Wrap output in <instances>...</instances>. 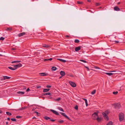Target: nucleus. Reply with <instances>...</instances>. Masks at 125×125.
Listing matches in <instances>:
<instances>
[{"mask_svg": "<svg viewBox=\"0 0 125 125\" xmlns=\"http://www.w3.org/2000/svg\"><path fill=\"white\" fill-rule=\"evenodd\" d=\"M22 66V65L21 63H19L18 64L13 65L14 67H8V68L12 70H14L18 68L21 67Z\"/></svg>", "mask_w": 125, "mask_h": 125, "instance_id": "1", "label": "nucleus"}, {"mask_svg": "<svg viewBox=\"0 0 125 125\" xmlns=\"http://www.w3.org/2000/svg\"><path fill=\"white\" fill-rule=\"evenodd\" d=\"M98 116V113L95 112L92 114V118L93 119L96 120Z\"/></svg>", "mask_w": 125, "mask_h": 125, "instance_id": "2", "label": "nucleus"}, {"mask_svg": "<svg viewBox=\"0 0 125 125\" xmlns=\"http://www.w3.org/2000/svg\"><path fill=\"white\" fill-rule=\"evenodd\" d=\"M124 115L123 113H121L119 115V118L120 121H121L124 119Z\"/></svg>", "mask_w": 125, "mask_h": 125, "instance_id": "3", "label": "nucleus"}, {"mask_svg": "<svg viewBox=\"0 0 125 125\" xmlns=\"http://www.w3.org/2000/svg\"><path fill=\"white\" fill-rule=\"evenodd\" d=\"M113 105L115 109H119L121 106L120 105L119 103L114 104H113Z\"/></svg>", "mask_w": 125, "mask_h": 125, "instance_id": "4", "label": "nucleus"}, {"mask_svg": "<svg viewBox=\"0 0 125 125\" xmlns=\"http://www.w3.org/2000/svg\"><path fill=\"white\" fill-rule=\"evenodd\" d=\"M69 83L71 86L73 87H75L76 86V84L74 82L70 81Z\"/></svg>", "mask_w": 125, "mask_h": 125, "instance_id": "5", "label": "nucleus"}, {"mask_svg": "<svg viewBox=\"0 0 125 125\" xmlns=\"http://www.w3.org/2000/svg\"><path fill=\"white\" fill-rule=\"evenodd\" d=\"M50 111H51L52 112L53 114H54L57 115H59V113L57 112V111H55L54 110H53V109H50Z\"/></svg>", "mask_w": 125, "mask_h": 125, "instance_id": "6", "label": "nucleus"}, {"mask_svg": "<svg viewBox=\"0 0 125 125\" xmlns=\"http://www.w3.org/2000/svg\"><path fill=\"white\" fill-rule=\"evenodd\" d=\"M61 114L63 115V116H64L65 117L67 118V119H70L68 117V116H67V115H66V114L64 113H60Z\"/></svg>", "mask_w": 125, "mask_h": 125, "instance_id": "7", "label": "nucleus"}, {"mask_svg": "<svg viewBox=\"0 0 125 125\" xmlns=\"http://www.w3.org/2000/svg\"><path fill=\"white\" fill-rule=\"evenodd\" d=\"M114 10L117 11H119L120 10L119 8L117 6H115L114 7Z\"/></svg>", "mask_w": 125, "mask_h": 125, "instance_id": "8", "label": "nucleus"}, {"mask_svg": "<svg viewBox=\"0 0 125 125\" xmlns=\"http://www.w3.org/2000/svg\"><path fill=\"white\" fill-rule=\"evenodd\" d=\"M26 33L25 32H22V33H19L18 34V36L19 37H21V36H23Z\"/></svg>", "mask_w": 125, "mask_h": 125, "instance_id": "9", "label": "nucleus"}, {"mask_svg": "<svg viewBox=\"0 0 125 125\" xmlns=\"http://www.w3.org/2000/svg\"><path fill=\"white\" fill-rule=\"evenodd\" d=\"M81 46H80L76 47L75 49V51L77 52L80 50L81 49Z\"/></svg>", "mask_w": 125, "mask_h": 125, "instance_id": "10", "label": "nucleus"}, {"mask_svg": "<svg viewBox=\"0 0 125 125\" xmlns=\"http://www.w3.org/2000/svg\"><path fill=\"white\" fill-rule=\"evenodd\" d=\"M28 108V107H22L21 108L19 109L18 110H21L24 109H26L27 108Z\"/></svg>", "mask_w": 125, "mask_h": 125, "instance_id": "11", "label": "nucleus"}, {"mask_svg": "<svg viewBox=\"0 0 125 125\" xmlns=\"http://www.w3.org/2000/svg\"><path fill=\"white\" fill-rule=\"evenodd\" d=\"M60 74L62 76H64L65 75V73L63 71H61L60 72Z\"/></svg>", "mask_w": 125, "mask_h": 125, "instance_id": "12", "label": "nucleus"}, {"mask_svg": "<svg viewBox=\"0 0 125 125\" xmlns=\"http://www.w3.org/2000/svg\"><path fill=\"white\" fill-rule=\"evenodd\" d=\"M57 60H59L60 61L62 62H66V60L61 59L58 58L57 59Z\"/></svg>", "mask_w": 125, "mask_h": 125, "instance_id": "13", "label": "nucleus"}, {"mask_svg": "<svg viewBox=\"0 0 125 125\" xmlns=\"http://www.w3.org/2000/svg\"><path fill=\"white\" fill-rule=\"evenodd\" d=\"M5 30L6 31H11L12 30V29L11 28L7 27L5 29Z\"/></svg>", "mask_w": 125, "mask_h": 125, "instance_id": "14", "label": "nucleus"}, {"mask_svg": "<svg viewBox=\"0 0 125 125\" xmlns=\"http://www.w3.org/2000/svg\"><path fill=\"white\" fill-rule=\"evenodd\" d=\"M102 119L101 118L98 117V116L96 120L98 122H100L101 120Z\"/></svg>", "mask_w": 125, "mask_h": 125, "instance_id": "15", "label": "nucleus"}, {"mask_svg": "<svg viewBox=\"0 0 125 125\" xmlns=\"http://www.w3.org/2000/svg\"><path fill=\"white\" fill-rule=\"evenodd\" d=\"M3 77H4V79L5 80L10 79L11 78L10 77L6 76H3Z\"/></svg>", "mask_w": 125, "mask_h": 125, "instance_id": "16", "label": "nucleus"}, {"mask_svg": "<svg viewBox=\"0 0 125 125\" xmlns=\"http://www.w3.org/2000/svg\"><path fill=\"white\" fill-rule=\"evenodd\" d=\"M39 74L41 76H45L47 75V74L44 73H40Z\"/></svg>", "mask_w": 125, "mask_h": 125, "instance_id": "17", "label": "nucleus"}, {"mask_svg": "<svg viewBox=\"0 0 125 125\" xmlns=\"http://www.w3.org/2000/svg\"><path fill=\"white\" fill-rule=\"evenodd\" d=\"M17 93L19 94H24V92H23L19 91L17 92Z\"/></svg>", "mask_w": 125, "mask_h": 125, "instance_id": "18", "label": "nucleus"}, {"mask_svg": "<svg viewBox=\"0 0 125 125\" xmlns=\"http://www.w3.org/2000/svg\"><path fill=\"white\" fill-rule=\"evenodd\" d=\"M105 73V74H107L109 76L112 75L113 74V73Z\"/></svg>", "mask_w": 125, "mask_h": 125, "instance_id": "19", "label": "nucleus"}, {"mask_svg": "<svg viewBox=\"0 0 125 125\" xmlns=\"http://www.w3.org/2000/svg\"><path fill=\"white\" fill-rule=\"evenodd\" d=\"M57 69V68L54 66H53L52 68V69L53 71H55Z\"/></svg>", "mask_w": 125, "mask_h": 125, "instance_id": "20", "label": "nucleus"}, {"mask_svg": "<svg viewBox=\"0 0 125 125\" xmlns=\"http://www.w3.org/2000/svg\"><path fill=\"white\" fill-rule=\"evenodd\" d=\"M44 118L46 120H48V119H50V118L49 117H48L47 116H45L44 117Z\"/></svg>", "mask_w": 125, "mask_h": 125, "instance_id": "21", "label": "nucleus"}, {"mask_svg": "<svg viewBox=\"0 0 125 125\" xmlns=\"http://www.w3.org/2000/svg\"><path fill=\"white\" fill-rule=\"evenodd\" d=\"M96 92V90H94L91 92V94H94Z\"/></svg>", "mask_w": 125, "mask_h": 125, "instance_id": "22", "label": "nucleus"}, {"mask_svg": "<svg viewBox=\"0 0 125 125\" xmlns=\"http://www.w3.org/2000/svg\"><path fill=\"white\" fill-rule=\"evenodd\" d=\"M58 109L60 111H61L62 112H64V111L63 109L61 107H58Z\"/></svg>", "mask_w": 125, "mask_h": 125, "instance_id": "23", "label": "nucleus"}, {"mask_svg": "<svg viewBox=\"0 0 125 125\" xmlns=\"http://www.w3.org/2000/svg\"><path fill=\"white\" fill-rule=\"evenodd\" d=\"M74 42L76 43H78L80 42V41L78 39H75V40Z\"/></svg>", "mask_w": 125, "mask_h": 125, "instance_id": "24", "label": "nucleus"}, {"mask_svg": "<svg viewBox=\"0 0 125 125\" xmlns=\"http://www.w3.org/2000/svg\"><path fill=\"white\" fill-rule=\"evenodd\" d=\"M44 95H51V94L50 93H46L44 94Z\"/></svg>", "mask_w": 125, "mask_h": 125, "instance_id": "25", "label": "nucleus"}, {"mask_svg": "<svg viewBox=\"0 0 125 125\" xmlns=\"http://www.w3.org/2000/svg\"><path fill=\"white\" fill-rule=\"evenodd\" d=\"M52 60V58H50L49 59H45L44 60L45 61H51Z\"/></svg>", "mask_w": 125, "mask_h": 125, "instance_id": "26", "label": "nucleus"}, {"mask_svg": "<svg viewBox=\"0 0 125 125\" xmlns=\"http://www.w3.org/2000/svg\"><path fill=\"white\" fill-rule=\"evenodd\" d=\"M112 125V121H110L109 123H108L106 125Z\"/></svg>", "mask_w": 125, "mask_h": 125, "instance_id": "27", "label": "nucleus"}, {"mask_svg": "<svg viewBox=\"0 0 125 125\" xmlns=\"http://www.w3.org/2000/svg\"><path fill=\"white\" fill-rule=\"evenodd\" d=\"M6 113L7 115H12L10 113L8 112H6Z\"/></svg>", "mask_w": 125, "mask_h": 125, "instance_id": "28", "label": "nucleus"}, {"mask_svg": "<svg viewBox=\"0 0 125 125\" xmlns=\"http://www.w3.org/2000/svg\"><path fill=\"white\" fill-rule=\"evenodd\" d=\"M60 100H61V98H57L55 99V101H58Z\"/></svg>", "mask_w": 125, "mask_h": 125, "instance_id": "29", "label": "nucleus"}, {"mask_svg": "<svg viewBox=\"0 0 125 125\" xmlns=\"http://www.w3.org/2000/svg\"><path fill=\"white\" fill-rule=\"evenodd\" d=\"M11 120L15 122L16 121V120L15 118H12L11 119Z\"/></svg>", "mask_w": 125, "mask_h": 125, "instance_id": "30", "label": "nucleus"}, {"mask_svg": "<svg viewBox=\"0 0 125 125\" xmlns=\"http://www.w3.org/2000/svg\"><path fill=\"white\" fill-rule=\"evenodd\" d=\"M104 118L105 119L107 120H108V117L107 115V116H105Z\"/></svg>", "mask_w": 125, "mask_h": 125, "instance_id": "31", "label": "nucleus"}, {"mask_svg": "<svg viewBox=\"0 0 125 125\" xmlns=\"http://www.w3.org/2000/svg\"><path fill=\"white\" fill-rule=\"evenodd\" d=\"M113 93L114 94H116L118 93V92L117 91H114L113 92Z\"/></svg>", "mask_w": 125, "mask_h": 125, "instance_id": "32", "label": "nucleus"}, {"mask_svg": "<svg viewBox=\"0 0 125 125\" xmlns=\"http://www.w3.org/2000/svg\"><path fill=\"white\" fill-rule=\"evenodd\" d=\"M80 61H81V62H84V63H86V61H85V60H82V59H81V60H80Z\"/></svg>", "mask_w": 125, "mask_h": 125, "instance_id": "33", "label": "nucleus"}, {"mask_svg": "<svg viewBox=\"0 0 125 125\" xmlns=\"http://www.w3.org/2000/svg\"><path fill=\"white\" fill-rule=\"evenodd\" d=\"M48 92L47 91V89H45L43 90V92Z\"/></svg>", "mask_w": 125, "mask_h": 125, "instance_id": "34", "label": "nucleus"}, {"mask_svg": "<svg viewBox=\"0 0 125 125\" xmlns=\"http://www.w3.org/2000/svg\"><path fill=\"white\" fill-rule=\"evenodd\" d=\"M5 38L3 37H1L0 38V40L3 41L4 39Z\"/></svg>", "mask_w": 125, "mask_h": 125, "instance_id": "35", "label": "nucleus"}, {"mask_svg": "<svg viewBox=\"0 0 125 125\" xmlns=\"http://www.w3.org/2000/svg\"><path fill=\"white\" fill-rule=\"evenodd\" d=\"M103 116L104 117H105V116H107V115L106 113H104L103 114H102Z\"/></svg>", "mask_w": 125, "mask_h": 125, "instance_id": "36", "label": "nucleus"}, {"mask_svg": "<svg viewBox=\"0 0 125 125\" xmlns=\"http://www.w3.org/2000/svg\"><path fill=\"white\" fill-rule=\"evenodd\" d=\"M77 3L78 4H83V2L81 1H78L77 2Z\"/></svg>", "mask_w": 125, "mask_h": 125, "instance_id": "37", "label": "nucleus"}, {"mask_svg": "<svg viewBox=\"0 0 125 125\" xmlns=\"http://www.w3.org/2000/svg\"><path fill=\"white\" fill-rule=\"evenodd\" d=\"M35 113H36L38 116H39L40 115V114L37 111H35Z\"/></svg>", "mask_w": 125, "mask_h": 125, "instance_id": "38", "label": "nucleus"}, {"mask_svg": "<svg viewBox=\"0 0 125 125\" xmlns=\"http://www.w3.org/2000/svg\"><path fill=\"white\" fill-rule=\"evenodd\" d=\"M78 107L77 105H76L74 107V108L76 110H77L78 109Z\"/></svg>", "mask_w": 125, "mask_h": 125, "instance_id": "39", "label": "nucleus"}, {"mask_svg": "<svg viewBox=\"0 0 125 125\" xmlns=\"http://www.w3.org/2000/svg\"><path fill=\"white\" fill-rule=\"evenodd\" d=\"M64 121H63V120H61V121H58V122L60 123H62Z\"/></svg>", "mask_w": 125, "mask_h": 125, "instance_id": "40", "label": "nucleus"}, {"mask_svg": "<svg viewBox=\"0 0 125 125\" xmlns=\"http://www.w3.org/2000/svg\"><path fill=\"white\" fill-rule=\"evenodd\" d=\"M22 117L21 116H16V117L18 118H20Z\"/></svg>", "mask_w": 125, "mask_h": 125, "instance_id": "41", "label": "nucleus"}, {"mask_svg": "<svg viewBox=\"0 0 125 125\" xmlns=\"http://www.w3.org/2000/svg\"><path fill=\"white\" fill-rule=\"evenodd\" d=\"M94 68L96 69H100V68L99 67L97 66H95Z\"/></svg>", "mask_w": 125, "mask_h": 125, "instance_id": "42", "label": "nucleus"}, {"mask_svg": "<svg viewBox=\"0 0 125 125\" xmlns=\"http://www.w3.org/2000/svg\"><path fill=\"white\" fill-rule=\"evenodd\" d=\"M50 121H52V122H54L55 121V120H54V119H51L50 118Z\"/></svg>", "mask_w": 125, "mask_h": 125, "instance_id": "43", "label": "nucleus"}, {"mask_svg": "<svg viewBox=\"0 0 125 125\" xmlns=\"http://www.w3.org/2000/svg\"><path fill=\"white\" fill-rule=\"evenodd\" d=\"M46 87L47 88H50L51 87V86L50 85H47Z\"/></svg>", "mask_w": 125, "mask_h": 125, "instance_id": "44", "label": "nucleus"}, {"mask_svg": "<svg viewBox=\"0 0 125 125\" xmlns=\"http://www.w3.org/2000/svg\"><path fill=\"white\" fill-rule=\"evenodd\" d=\"M11 63H17L16 61H12L11 62Z\"/></svg>", "mask_w": 125, "mask_h": 125, "instance_id": "45", "label": "nucleus"}, {"mask_svg": "<svg viewBox=\"0 0 125 125\" xmlns=\"http://www.w3.org/2000/svg\"><path fill=\"white\" fill-rule=\"evenodd\" d=\"M30 90V89H29V88H28L26 90V91L27 92H28Z\"/></svg>", "mask_w": 125, "mask_h": 125, "instance_id": "46", "label": "nucleus"}, {"mask_svg": "<svg viewBox=\"0 0 125 125\" xmlns=\"http://www.w3.org/2000/svg\"><path fill=\"white\" fill-rule=\"evenodd\" d=\"M37 88L38 89L40 88L41 87V86H38L37 87Z\"/></svg>", "mask_w": 125, "mask_h": 125, "instance_id": "47", "label": "nucleus"}, {"mask_svg": "<svg viewBox=\"0 0 125 125\" xmlns=\"http://www.w3.org/2000/svg\"><path fill=\"white\" fill-rule=\"evenodd\" d=\"M100 4L99 3H96V6H99Z\"/></svg>", "mask_w": 125, "mask_h": 125, "instance_id": "48", "label": "nucleus"}, {"mask_svg": "<svg viewBox=\"0 0 125 125\" xmlns=\"http://www.w3.org/2000/svg\"><path fill=\"white\" fill-rule=\"evenodd\" d=\"M0 80L1 81H3L4 80H5L4 79V77L3 76V78H1Z\"/></svg>", "mask_w": 125, "mask_h": 125, "instance_id": "49", "label": "nucleus"}, {"mask_svg": "<svg viewBox=\"0 0 125 125\" xmlns=\"http://www.w3.org/2000/svg\"><path fill=\"white\" fill-rule=\"evenodd\" d=\"M26 88H25V87H23V89H22V90H26Z\"/></svg>", "mask_w": 125, "mask_h": 125, "instance_id": "50", "label": "nucleus"}, {"mask_svg": "<svg viewBox=\"0 0 125 125\" xmlns=\"http://www.w3.org/2000/svg\"><path fill=\"white\" fill-rule=\"evenodd\" d=\"M70 37V36H69V35H66L65 36V37Z\"/></svg>", "mask_w": 125, "mask_h": 125, "instance_id": "51", "label": "nucleus"}, {"mask_svg": "<svg viewBox=\"0 0 125 125\" xmlns=\"http://www.w3.org/2000/svg\"><path fill=\"white\" fill-rule=\"evenodd\" d=\"M16 62H17V63H18V62H21L20 61H16Z\"/></svg>", "mask_w": 125, "mask_h": 125, "instance_id": "52", "label": "nucleus"}, {"mask_svg": "<svg viewBox=\"0 0 125 125\" xmlns=\"http://www.w3.org/2000/svg\"><path fill=\"white\" fill-rule=\"evenodd\" d=\"M6 125H8V122H6Z\"/></svg>", "mask_w": 125, "mask_h": 125, "instance_id": "53", "label": "nucleus"}, {"mask_svg": "<svg viewBox=\"0 0 125 125\" xmlns=\"http://www.w3.org/2000/svg\"><path fill=\"white\" fill-rule=\"evenodd\" d=\"M10 119L9 118H7V120H8L9 121V120H10Z\"/></svg>", "mask_w": 125, "mask_h": 125, "instance_id": "54", "label": "nucleus"}, {"mask_svg": "<svg viewBox=\"0 0 125 125\" xmlns=\"http://www.w3.org/2000/svg\"><path fill=\"white\" fill-rule=\"evenodd\" d=\"M2 113V111L1 110H0V113L1 114Z\"/></svg>", "mask_w": 125, "mask_h": 125, "instance_id": "55", "label": "nucleus"}, {"mask_svg": "<svg viewBox=\"0 0 125 125\" xmlns=\"http://www.w3.org/2000/svg\"><path fill=\"white\" fill-rule=\"evenodd\" d=\"M63 76H62V75H61V76L60 77H59V79H61V78H62Z\"/></svg>", "mask_w": 125, "mask_h": 125, "instance_id": "56", "label": "nucleus"}, {"mask_svg": "<svg viewBox=\"0 0 125 125\" xmlns=\"http://www.w3.org/2000/svg\"><path fill=\"white\" fill-rule=\"evenodd\" d=\"M85 103H86V104H87V100H86V101H85Z\"/></svg>", "mask_w": 125, "mask_h": 125, "instance_id": "57", "label": "nucleus"}, {"mask_svg": "<svg viewBox=\"0 0 125 125\" xmlns=\"http://www.w3.org/2000/svg\"><path fill=\"white\" fill-rule=\"evenodd\" d=\"M83 99L85 101H86V100H87L85 98H83Z\"/></svg>", "mask_w": 125, "mask_h": 125, "instance_id": "58", "label": "nucleus"}, {"mask_svg": "<svg viewBox=\"0 0 125 125\" xmlns=\"http://www.w3.org/2000/svg\"><path fill=\"white\" fill-rule=\"evenodd\" d=\"M87 1L88 2H91V0H87Z\"/></svg>", "mask_w": 125, "mask_h": 125, "instance_id": "59", "label": "nucleus"}, {"mask_svg": "<svg viewBox=\"0 0 125 125\" xmlns=\"http://www.w3.org/2000/svg\"><path fill=\"white\" fill-rule=\"evenodd\" d=\"M115 42L117 43H118L119 42L118 41H116Z\"/></svg>", "mask_w": 125, "mask_h": 125, "instance_id": "60", "label": "nucleus"}, {"mask_svg": "<svg viewBox=\"0 0 125 125\" xmlns=\"http://www.w3.org/2000/svg\"><path fill=\"white\" fill-rule=\"evenodd\" d=\"M50 90V89H47V91H49Z\"/></svg>", "mask_w": 125, "mask_h": 125, "instance_id": "61", "label": "nucleus"}, {"mask_svg": "<svg viewBox=\"0 0 125 125\" xmlns=\"http://www.w3.org/2000/svg\"><path fill=\"white\" fill-rule=\"evenodd\" d=\"M85 104H86V106H87L88 105V103H87V104H86V103H85Z\"/></svg>", "mask_w": 125, "mask_h": 125, "instance_id": "62", "label": "nucleus"}, {"mask_svg": "<svg viewBox=\"0 0 125 125\" xmlns=\"http://www.w3.org/2000/svg\"><path fill=\"white\" fill-rule=\"evenodd\" d=\"M120 4V2H118L117 3V4H118V5L119 4Z\"/></svg>", "mask_w": 125, "mask_h": 125, "instance_id": "63", "label": "nucleus"}, {"mask_svg": "<svg viewBox=\"0 0 125 125\" xmlns=\"http://www.w3.org/2000/svg\"><path fill=\"white\" fill-rule=\"evenodd\" d=\"M45 47H47V45L45 46Z\"/></svg>", "mask_w": 125, "mask_h": 125, "instance_id": "64", "label": "nucleus"}]
</instances>
